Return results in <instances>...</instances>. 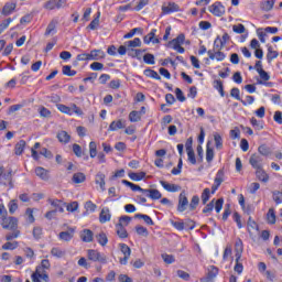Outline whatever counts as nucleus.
<instances>
[{"mask_svg":"<svg viewBox=\"0 0 282 282\" xmlns=\"http://www.w3.org/2000/svg\"><path fill=\"white\" fill-rule=\"evenodd\" d=\"M89 54L90 61H100V58H105V52L100 50H93Z\"/></svg>","mask_w":282,"mask_h":282,"instance_id":"obj_27","label":"nucleus"},{"mask_svg":"<svg viewBox=\"0 0 282 282\" xmlns=\"http://www.w3.org/2000/svg\"><path fill=\"white\" fill-rule=\"evenodd\" d=\"M23 151H25V141L24 140H20L15 144V155H22Z\"/></svg>","mask_w":282,"mask_h":282,"instance_id":"obj_43","label":"nucleus"},{"mask_svg":"<svg viewBox=\"0 0 282 282\" xmlns=\"http://www.w3.org/2000/svg\"><path fill=\"white\" fill-rule=\"evenodd\" d=\"M142 34V28H134L129 33L123 35V39H133L135 34Z\"/></svg>","mask_w":282,"mask_h":282,"instance_id":"obj_51","label":"nucleus"},{"mask_svg":"<svg viewBox=\"0 0 282 282\" xmlns=\"http://www.w3.org/2000/svg\"><path fill=\"white\" fill-rule=\"evenodd\" d=\"M2 180H4L6 182H8V184L11 186L12 188V171H8V172H2L1 174Z\"/></svg>","mask_w":282,"mask_h":282,"instance_id":"obj_58","label":"nucleus"},{"mask_svg":"<svg viewBox=\"0 0 282 282\" xmlns=\"http://www.w3.org/2000/svg\"><path fill=\"white\" fill-rule=\"evenodd\" d=\"M127 127L126 121H122V119H119L117 121H112L109 124L108 131H118V129H124Z\"/></svg>","mask_w":282,"mask_h":282,"instance_id":"obj_16","label":"nucleus"},{"mask_svg":"<svg viewBox=\"0 0 282 282\" xmlns=\"http://www.w3.org/2000/svg\"><path fill=\"white\" fill-rule=\"evenodd\" d=\"M80 239L85 243H91V241H94V231H91V229H84L80 232Z\"/></svg>","mask_w":282,"mask_h":282,"instance_id":"obj_15","label":"nucleus"},{"mask_svg":"<svg viewBox=\"0 0 282 282\" xmlns=\"http://www.w3.org/2000/svg\"><path fill=\"white\" fill-rule=\"evenodd\" d=\"M235 252L236 259H241V254H243V241L241 239L236 240Z\"/></svg>","mask_w":282,"mask_h":282,"instance_id":"obj_21","label":"nucleus"},{"mask_svg":"<svg viewBox=\"0 0 282 282\" xmlns=\"http://www.w3.org/2000/svg\"><path fill=\"white\" fill-rule=\"evenodd\" d=\"M87 256L89 261H94L102 264L107 263V256L105 253L99 252L98 250L89 249L87 251Z\"/></svg>","mask_w":282,"mask_h":282,"instance_id":"obj_1","label":"nucleus"},{"mask_svg":"<svg viewBox=\"0 0 282 282\" xmlns=\"http://www.w3.org/2000/svg\"><path fill=\"white\" fill-rule=\"evenodd\" d=\"M149 198L153 200L162 199V193H160L158 189L151 188Z\"/></svg>","mask_w":282,"mask_h":282,"instance_id":"obj_59","label":"nucleus"},{"mask_svg":"<svg viewBox=\"0 0 282 282\" xmlns=\"http://www.w3.org/2000/svg\"><path fill=\"white\" fill-rule=\"evenodd\" d=\"M258 152L260 153V155H264V156H268L271 153L270 148L265 144L260 145L258 148Z\"/></svg>","mask_w":282,"mask_h":282,"instance_id":"obj_60","label":"nucleus"},{"mask_svg":"<svg viewBox=\"0 0 282 282\" xmlns=\"http://www.w3.org/2000/svg\"><path fill=\"white\" fill-rule=\"evenodd\" d=\"M57 140L58 142H62V144H69V141L72 140V137L67 131L62 130L57 133Z\"/></svg>","mask_w":282,"mask_h":282,"instance_id":"obj_17","label":"nucleus"},{"mask_svg":"<svg viewBox=\"0 0 282 282\" xmlns=\"http://www.w3.org/2000/svg\"><path fill=\"white\" fill-rule=\"evenodd\" d=\"M73 238H74V229H70V231L59 232V239H62V241H72Z\"/></svg>","mask_w":282,"mask_h":282,"instance_id":"obj_34","label":"nucleus"},{"mask_svg":"<svg viewBox=\"0 0 282 282\" xmlns=\"http://www.w3.org/2000/svg\"><path fill=\"white\" fill-rule=\"evenodd\" d=\"M105 174L102 172L97 173L96 178H95V183L99 184L101 191H106V183H105Z\"/></svg>","mask_w":282,"mask_h":282,"instance_id":"obj_26","label":"nucleus"},{"mask_svg":"<svg viewBox=\"0 0 282 282\" xmlns=\"http://www.w3.org/2000/svg\"><path fill=\"white\" fill-rule=\"evenodd\" d=\"M137 235H140L141 237H149V229L147 227L138 225L135 227Z\"/></svg>","mask_w":282,"mask_h":282,"instance_id":"obj_48","label":"nucleus"},{"mask_svg":"<svg viewBox=\"0 0 282 282\" xmlns=\"http://www.w3.org/2000/svg\"><path fill=\"white\" fill-rule=\"evenodd\" d=\"M249 164H251V166L256 169V171L259 169H263V158H261V155L259 154H252L249 159Z\"/></svg>","mask_w":282,"mask_h":282,"instance_id":"obj_8","label":"nucleus"},{"mask_svg":"<svg viewBox=\"0 0 282 282\" xmlns=\"http://www.w3.org/2000/svg\"><path fill=\"white\" fill-rule=\"evenodd\" d=\"M200 199L204 205L208 204V199H210V188H205L203 191Z\"/></svg>","mask_w":282,"mask_h":282,"instance_id":"obj_52","label":"nucleus"},{"mask_svg":"<svg viewBox=\"0 0 282 282\" xmlns=\"http://www.w3.org/2000/svg\"><path fill=\"white\" fill-rule=\"evenodd\" d=\"M160 184L165 191H167V193H177L182 191V186L176 184H170L166 181H160Z\"/></svg>","mask_w":282,"mask_h":282,"instance_id":"obj_10","label":"nucleus"},{"mask_svg":"<svg viewBox=\"0 0 282 282\" xmlns=\"http://www.w3.org/2000/svg\"><path fill=\"white\" fill-rule=\"evenodd\" d=\"M126 47L133 48V47H142V40L140 37H135L134 40L126 42Z\"/></svg>","mask_w":282,"mask_h":282,"instance_id":"obj_33","label":"nucleus"},{"mask_svg":"<svg viewBox=\"0 0 282 282\" xmlns=\"http://www.w3.org/2000/svg\"><path fill=\"white\" fill-rule=\"evenodd\" d=\"M221 208H224V198H218L215 203V199L210 200L209 204H207L204 209L203 213H210L212 210H216V213H221Z\"/></svg>","mask_w":282,"mask_h":282,"instance_id":"obj_3","label":"nucleus"},{"mask_svg":"<svg viewBox=\"0 0 282 282\" xmlns=\"http://www.w3.org/2000/svg\"><path fill=\"white\" fill-rule=\"evenodd\" d=\"M51 254L52 257H56V259H63V257H65L66 254V251L58 247H55L51 250Z\"/></svg>","mask_w":282,"mask_h":282,"instance_id":"obj_35","label":"nucleus"},{"mask_svg":"<svg viewBox=\"0 0 282 282\" xmlns=\"http://www.w3.org/2000/svg\"><path fill=\"white\" fill-rule=\"evenodd\" d=\"M218 274H219V269L215 265H210L208 268L207 275L205 278H202L200 282H213L214 279H216Z\"/></svg>","mask_w":282,"mask_h":282,"instance_id":"obj_7","label":"nucleus"},{"mask_svg":"<svg viewBox=\"0 0 282 282\" xmlns=\"http://www.w3.org/2000/svg\"><path fill=\"white\" fill-rule=\"evenodd\" d=\"M274 3H276V0L264 1L261 3V10H263L264 12H270V10H272V8H274Z\"/></svg>","mask_w":282,"mask_h":282,"instance_id":"obj_32","label":"nucleus"},{"mask_svg":"<svg viewBox=\"0 0 282 282\" xmlns=\"http://www.w3.org/2000/svg\"><path fill=\"white\" fill-rule=\"evenodd\" d=\"M226 47L224 44L220 43V37L217 36L214 41V48L209 50V52H221Z\"/></svg>","mask_w":282,"mask_h":282,"instance_id":"obj_42","label":"nucleus"},{"mask_svg":"<svg viewBox=\"0 0 282 282\" xmlns=\"http://www.w3.org/2000/svg\"><path fill=\"white\" fill-rule=\"evenodd\" d=\"M144 76H148V78H154V80H162V77L160 76V74H158V72L148 68L144 70Z\"/></svg>","mask_w":282,"mask_h":282,"instance_id":"obj_36","label":"nucleus"},{"mask_svg":"<svg viewBox=\"0 0 282 282\" xmlns=\"http://www.w3.org/2000/svg\"><path fill=\"white\" fill-rule=\"evenodd\" d=\"M256 175L260 182H263L264 184L270 181V175L263 171V167H260L256 170Z\"/></svg>","mask_w":282,"mask_h":282,"instance_id":"obj_19","label":"nucleus"},{"mask_svg":"<svg viewBox=\"0 0 282 282\" xmlns=\"http://www.w3.org/2000/svg\"><path fill=\"white\" fill-rule=\"evenodd\" d=\"M278 57H279V52L274 51L272 48V46H269L268 47V53H267V61H268V63H272V61H274V58H278Z\"/></svg>","mask_w":282,"mask_h":282,"instance_id":"obj_29","label":"nucleus"},{"mask_svg":"<svg viewBox=\"0 0 282 282\" xmlns=\"http://www.w3.org/2000/svg\"><path fill=\"white\" fill-rule=\"evenodd\" d=\"M116 228H117V235L120 239H127V237H129V232H127L124 225H117Z\"/></svg>","mask_w":282,"mask_h":282,"instance_id":"obj_28","label":"nucleus"},{"mask_svg":"<svg viewBox=\"0 0 282 282\" xmlns=\"http://www.w3.org/2000/svg\"><path fill=\"white\" fill-rule=\"evenodd\" d=\"M17 10V2H7L4 7L2 8V14L3 17H10V13Z\"/></svg>","mask_w":282,"mask_h":282,"instance_id":"obj_18","label":"nucleus"},{"mask_svg":"<svg viewBox=\"0 0 282 282\" xmlns=\"http://www.w3.org/2000/svg\"><path fill=\"white\" fill-rule=\"evenodd\" d=\"M129 177L133 182H141V180H144V177H147V173H144V172H139V173L132 172V173H129Z\"/></svg>","mask_w":282,"mask_h":282,"instance_id":"obj_31","label":"nucleus"},{"mask_svg":"<svg viewBox=\"0 0 282 282\" xmlns=\"http://www.w3.org/2000/svg\"><path fill=\"white\" fill-rule=\"evenodd\" d=\"M89 155L90 158H96L97 155L98 162L100 164H105V162H107L105 154L102 152L98 153V145L96 144V141H91L89 143Z\"/></svg>","mask_w":282,"mask_h":282,"instance_id":"obj_4","label":"nucleus"},{"mask_svg":"<svg viewBox=\"0 0 282 282\" xmlns=\"http://www.w3.org/2000/svg\"><path fill=\"white\" fill-rule=\"evenodd\" d=\"M234 270L237 272V274H241V272H243V263H241V258H236Z\"/></svg>","mask_w":282,"mask_h":282,"instance_id":"obj_54","label":"nucleus"},{"mask_svg":"<svg viewBox=\"0 0 282 282\" xmlns=\"http://www.w3.org/2000/svg\"><path fill=\"white\" fill-rule=\"evenodd\" d=\"M98 25H100V11L97 12V17L89 23L87 28L88 30H98Z\"/></svg>","mask_w":282,"mask_h":282,"instance_id":"obj_40","label":"nucleus"},{"mask_svg":"<svg viewBox=\"0 0 282 282\" xmlns=\"http://www.w3.org/2000/svg\"><path fill=\"white\" fill-rule=\"evenodd\" d=\"M21 237V231L18 229H12V232L6 235L7 241H12V239H19Z\"/></svg>","mask_w":282,"mask_h":282,"instance_id":"obj_41","label":"nucleus"},{"mask_svg":"<svg viewBox=\"0 0 282 282\" xmlns=\"http://www.w3.org/2000/svg\"><path fill=\"white\" fill-rule=\"evenodd\" d=\"M268 224L274 225L276 224V214L274 213V208H270L267 214Z\"/></svg>","mask_w":282,"mask_h":282,"instance_id":"obj_39","label":"nucleus"},{"mask_svg":"<svg viewBox=\"0 0 282 282\" xmlns=\"http://www.w3.org/2000/svg\"><path fill=\"white\" fill-rule=\"evenodd\" d=\"M51 206H54V210L56 213H65V208L63 207V202L58 199H48Z\"/></svg>","mask_w":282,"mask_h":282,"instance_id":"obj_22","label":"nucleus"},{"mask_svg":"<svg viewBox=\"0 0 282 282\" xmlns=\"http://www.w3.org/2000/svg\"><path fill=\"white\" fill-rule=\"evenodd\" d=\"M156 32L158 29H152L151 32L143 37V43H145V45H149V43H151L153 39H155Z\"/></svg>","mask_w":282,"mask_h":282,"instance_id":"obj_44","label":"nucleus"},{"mask_svg":"<svg viewBox=\"0 0 282 282\" xmlns=\"http://www.w3.org/2000/svg\"><path fill=\"white\" fill-rule=\"evenodd\" d=\"M199 206V196L195 195L192 197V200L189 203V210H195Z\"/></svg>","mask_w":282,"mask_h":282,"instance_id":"obj_61","label":"nucleus"},{"mask_svg":"<svg viewBox=\"0 0 282 282\" xmlns=\"http://www.w3.org/2000/svg\"><path fill=\"white\" fill-rule=\"evenodd\" d=\"M171 226H173V228H175L176 230H184V221H175L173 219L170 220Z\"/></svg>","mask_w":282,"mask_h":282,"instance_id":"obj_63","label":"nucleus"},{"mask_svg":"<svg viewBox=\"0 0 282 282\" xmlns=\"http://www.w3.org/2000/svg\"><path fill=\"white\" fill-rule=\"evenodd\" d=\"M121 183L124 184V186H128L129 188H131V191H133L134 193L138 191L139 192L142 191V187H140V185H135L127 180H122Z\"/></svg>","mask_w":282,"mask_h":282,"instance_id":"obj_47","label":"nucleus"},{"mask_svg":"<svg viewBox=\"0 0 282 282\" xmlns=\"http://www.w3.org/2000/svg\"><path fill=\"white\" fill-rule=\"evenodd\" d=\"M215 184L217 186H221V184L224 183V170H219L216 174V177H215Z\"/></svg>","mask_w":282,"mask_h":282,"instance_id":"obj_56","label":"nucleus"},{"mask_svg":"<svg viewBox=\"0 0 282 282\" xmlns=\"http://www.w3.org/2000/svg\"><path fill=\"white\" fill-rule=\"evenodd\" d=\"M85 208L86 213H96V208H98V206L94 204L91 200H88L85 203Z\"/></svg>","mask_w":282,"mask_h":282,"instance_id":"obj_57","label":"nucleus"},{"mask_svg":"<svg viewBox=\"0 0 282 282\" xmlns=\"http://www.w3.org/2000/svg\"><path fill=\"white\" fill-rule=\"evenodd\" d=\"M100 224H107V221H111V210L109 207H104L99 214Z\"/></svg>","mask_w":282,"mask_h":282,"instance_id":"obj_11","label":"nucleus"},{"mask_svg":"<svg viewBox=\"0 0 282 282\" xmlns=\"http://www.w3.org/2000/svg\"><path fill=\"white\" fill-rule=\"evenodd\" d=\"M239 94H240L239 88H232L230 90L231 98H235L236 100H239L241 102V105H243V107H246L247 102H246V100L241 99V96Z\"/></svg>","mask_w":282,"mask_h":282,"instance_id":"obj_30","label":"nucleus"},{"mask_svg":"<svg viewBox=\"0 0 282 282\" xmlns=\"http://www.w3.org/2000/svg\"><path fill=\"white\" fill-rule=\"evenodd\" d=\"M64 76H76V70H72V66L65 65L62 69Z\"/></svg>","mask_w":282,"mask_h":282,"instance_id":"obj_62","label":"nucleus"},{"mask_svg":"<svg viewBox=\"0 0 282 282\" xmlns=\"http://www.w3.org/2000/svg\"><path fill=\"white\" fill-rule=\"evenodd\" d=\"M56 21L52 20L45 31V36H50V34H52V32H55L56 30Z\"/></svg>","mask_w":282,"mask_h":282,"instance_id":"obj_55","label":"nucleus"},{"mask_svg":"<svg viewBox=\"0 0 282 282\" xmlns=\"http://www.w3.org/2000/svg\"><path fill=\"white\" fill-rule=\"evenodd\" d=\"M35 175L44 182H47V180H50V174H47V170H45L44 167H36Z\"/></svg>","mask_w":282,"mask_h":282,"instance_id":"obj_20","label":"nucleus"},{"mask_svg":"<svg viewBox=\"0 0 282 282\" xmlns=\"http://www.w3.org/2000/svg\"><path fill=\"white\" fill-rule=\"evenodd\" d=\"M134 219H143V221H145L148 226H153L155 224L153 223V219L150 218L149 215H144V214H135Z\"/></svg>","mask_w":282,"mask_h":282,"instance_id":"obj_37","label":"nucleus"},{"mask_svg":"<svg viewBox=\"0 0 282 282\" xmlns=\"http://www.w3.org/2000/svg\"><path fill=\"white\" fill-rule=\"evenodd\" d=\"M184 41H186V35L184 33H181L176 36V39H173L167 43V47H175L178 45H184Z\"/></svg>","mask_w":282,"mask_h":282,"instance_id":"obj_14","label":"nucleus"},{"mask_svg":"<svg viewBox=\"0 0 282 282\" xmlns=\"http://www.w3.org/2000/svg\"><path fill=\"white\" fill-rule=\"evenodd\" d=\"M96 240L99 246H107L109 243V239L107 238V234L105 231H100L98 235H96Z\"/></svg>","mask_w":282,"mask_h":282,"instance_id":"obj_23","label":"nucleus"},{"mask_svg":"<svg viewBox=\"0 0 282 282\" xmlns=\"http://www.w3.org/2000/svg\"><path fill=\"white\" fill-rule=\"evenodd\" d=\"M247 226H248L249 232H251L252 230H259V225L257 224V221L252 219L251 216L248 218Z\"/></svg>","mask_w":282,"mask_h":282,"instance_id":"obj_50","label":"nucleus"},{"mask_svg":"<svg viewBox=\"0 0 282 282\" xmlns=\"http://www.w3.org/2000/svg\"><path fill=\"white\" fill-rule=\"evenodd\" d=\"M123 257H131V248L127 243H119Z\"/></svg>","mask_w":282,"mask_h":282,"instance_id":"obj_53","label":"nucleus"},{"mask_svg":"<svg viewBox=\"0 0 282 282\" xmlns=\"http://www.w3.org/2000/svg\"><path fill=\"white\" fill-rule=\"evenodd\" d=\"M214 142H215V147L218 151H221V149H224V139L221 138V134L215 132L214 133Z\"/></svg>","mask_w":282,"mask_h":282,"instance_id":"obj_25","label":"nucleus"},{"mask_svg":"<svg viewBox=\"0 0 282 282\" xmlns=\"http://www.w3.org/2000/svg\"><path fill=\"white\" fill-rule=\"evenodd\" d=\"M17 248H19V241L11 242L8 240V242L2 246V250H17Z\"/></svg>","mask_w":282,"mask_h":282,"instance_id":"obj_45","label":"nucleus"},{"mask_svg":"<svg viewBox=\"0 0 282 282\" xmlns=\"http://www.w3.org/2000/svg\"><path fill=\"white\" fill-rule=\"evenodd\" d=\"M67 4V0H48L43 4L44 10H61Z\"/></svg>","mask_w":282,"mask_h":282,"instance_id":"obj_5","label":"nucleus"},{"mask_svg":"<svg viewBox=\"0 0 282 282\" xmlns=\"http://www.w3.org/2000/svg\"><path fill=\"white\" fill-rule=\"evenodd\" d=\"M129 120L130 122H140V120H142V117L140 116L139 111L132 110L129 113Z\"/></svg>","mask_w":282,"mask_h":282,"instance_id":"obj_46","label":"nucleus"},{"mask_svg":"<svg viewBox=\"0 0 282 282\" xmlns=\"http://www.w3.org/2000/svg\"><path fill=\"white\" fill-rule=\"evenodd\" d=\"M143 61L144 63H147V65H155V55L151 53H147L143 56Z\"/></svg>","mask_w":282,"mask_h":282,"instance_id":"obj_49","label":"nucleus"},{"mask_svg":"<svg viewBox=\"0 0 282 282\" xmlns=\"http://www.w3.org/2000/svg\"><path fill=\"white\" fill-rule=\"evenodd\" d=\"M210 61H225L226 54L221 51H207Z\"/></svg>","mask_w":282,"mask_h":282,"instance_id":"obj_13","label":"nucleus"},{"mask_svg":"<svg viewBox=\"0 0 282 282\" xmlns=\"http://www.w3.org/2000/svg\"><path fill=\"white\" fill-rule=\"evenodd\" d=\"M0 224L4 230H17L19 228V219L12 216L2 218Z\"/></svg>","mask_w":282,"mask_h":282,"instance_id":"obj_2","label":"nucleus"},{"mask_svg":"<svg viewBox=\"0 0 282 282\" xmlns=\"http://www.w3.org/2000/svg\"><path fill=\"white\" fill-rule=\"evenodd\" d=\"M57 109H58V111H61L62 113H66L67 116L74 115V110L66 105L57 104Z\"/></svg>","mask_w":282,"mask_h":282,"instance_id":"obj_38","label":"nucleus"},{"mask_svg":"<svg viewBox=\"0 0 282 282\" xmlns=\"http://www.w3.org/2000/svg\"><path fill=\"white\" fill-rule=\"evenodd\" d=\"M272 195L275 204H282V192L274 191Z\"/></svg>","mask_w":282,"mask_h":282,"instance_id":"obj_64","label":"nucleus"},{"mask_svg":"<svg viewBox=\"0 0 282 282\" xmlns=\"http://www.w3.org/2000/svg\"><path fill=\"white\" fill-rule=\"evenodd\" d=\"M187 207H188V197H186V194L181 193L178 196L177 212L184 213V210H186Z\"/></svg>","mask_w":282,"mask_h":282,"instance_id":"obj_9","label":"nucleus"},{"mask_svg":"<svg viewBox=\"0 0 282 282\" xmlns=\"http://www.w3.org/2000/svg\"><path fill=\"white\" fill-rule=\"evenodd\" d=\"M85 180H87V176H85V173L83 172H77L72 177L73 184H83Z\"/></svg>","mask_w":282,"mask_h":282,"instance_id":"obj_24","label":"nucleus"},{"mask_svg":"<svg viewBox=\"0 0 282 282\" xmlns=\"http://www.w3.org/2000/svg\"><path fill=\"white\" fill-rule=\"evenodd\" d=\"M209 12L214 14V17H224L226 14V7L221 4V2H215L209 6Z\"/></svg>","mask_w":282,"mask_h":282,"instance_id":"obj_6","label":"nucleus"},{"mask_svg":"<svg viewBox=\"0 0 282 282\" xmlns=\"http://www.w3.org/2000/svg\"><path fill=\"white\" fill-rule=\"evenodd\" d=\"M163 14H172V12H180V6L175 2H170L162 7Z\"/></svg>","mask_w":282,"mask_h":282,"instance_id":"obj_12","label":"nucleus"}]
</instances>
